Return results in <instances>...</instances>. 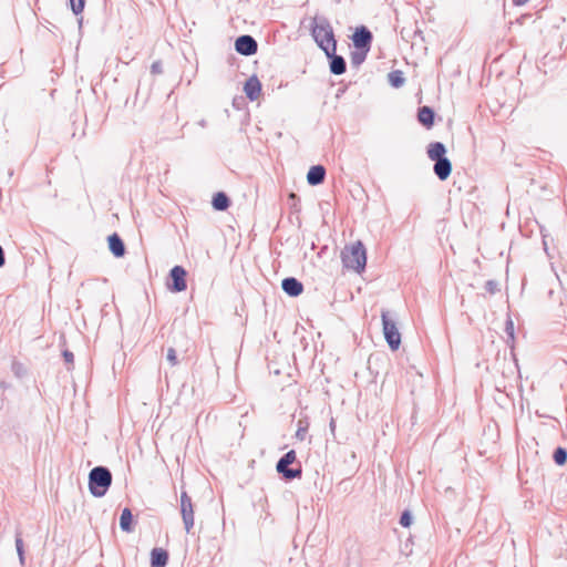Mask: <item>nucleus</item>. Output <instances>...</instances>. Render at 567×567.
Here are the masks:
<instances>
[{"mask_svg":"<svg viewBox=\"0 0 567 567\" xmlns=\"http://www.w3.org/2000/svg\"><path fill=\"white\" fill-rule=\"evenodd\" d=\"M307 430H308V425H302V421H299L298 422V430L296 432V436L299 439V440H305V436H306V433H307Z\"/></svg>","mask_w":567,"mask_h":567,"instance_id":"28","label":"nucleus"},{"mask_svg":"<svg viewBox=\"0 0 567 567\" xmlns=\"http://www.w3.org/2000/svg\"><path fill=\"white\" fill-rule=\"evenodd\" d=\"M337 47L338 42H334V47L323 52L329 62L330 73L333 75H341L347 71V62L342 55L337 54Z\"/></svg>","mask_w":567,"mask_h":567,"instance_id":"9","label":"nucleus"},{"mask_svg":"<svg viewBox=\"0 0 567 567\" xmlns=\"http://www.w3.org/2000/svg\"><path fill=\"white\" fill-rule=\"evenodd\" d=\"M6 264V255L2 246L0 245V268Z\"/></svg>","mask_w":567,"mask_h":567,"instance_id":"33","label":"nucleus"},{"mask_svg":"<svg viewBox=\"0 0 567 567\" xmlns=\"http://www.w3.org/2000/svg\"><path fill=\"white\" fill-rule=\"evenodd\" d=\"M16 549L21 565H24V545L20 533L16 535Z\"/></svg>","mask_w":567,"mask_h":567,"instance_id":"24","label":"nucleus"},{"mask_svg":"<svg viewBox=\"0 0 567 567\" xmlns=\"http://www.w3.org/2000/svg\"><path fill=\"white\" fill-rule=\"evenodd\" d=\"M235 50L237 53L250 56L257 53L258 43L250 34H241L235 40Z\"/></svg>","mask_w":567,"mask_h":567,"instance_id":"10","label":"nucleus"},{"mask_svg":"<svg viewBox=\"0 0 567 567\" xmlns=\"http://www.w3.org/2000/svg\"><path fill=\"white\" fill-rule=\"evenodd\" d=\"M370 50L363 48H354L350 53L351 65L359 68L367 59Z\"/></svg>","mask_w":567,"mask_h":567,"instance_id":"20","label":"nucleus"},{"mask_svg":"<svg viewBox=\"0 0 567 567\" xmlns=\"http://www.w3.org/2000/svg\"><path fill=\"white\" fill-rule=\"evenodd\" d=\"M11 371L19 379H22V378H24L28 374L27 367L22 362L17 361V360L12 361V363H11Z\"/></svg>","mask_w":567,"mask_h":567,"instance_id":"22","label":"nucleus"},{"mask_svg":"<svg viewBox=\"0 0 567 567\" xmlns=\"http://www.w3.org/2000/svg\"><path fill=\"white\" fill-rule=\"evenodd\" d=\"M181 515L185 530L190 533L194 527V505L192 497L185 491L181 493Z\"/></svg>","mask_w":567,"mask_h":567,"instance_id":"8","label":"nucleus"},{"mask_svg":"<svg viewBox=\"0 0 567 567\" xmlns=\"http://www.w3.org/2000/svg\"><path fill=\"white\" fill-rule=\"evenodd\" d=\"M277 472L286 482H291L296 478H301L302 467L300 462L297 461V454L295 450H290L285 453L276 464Z\"/></svg>","mask_w":567,"mask_h":567,"instance_id":"5","label":"nucleus"},{"mask_svg":"<svg viewBox=\"0 0 567 567\" xmlns=\"http://www.w3.org/2000/svg\"><path fill=\"white\" fill-rule=\"evenodd\" d=\"M199 125H200V126H203V127H205V126H206V121H205V120H200V121H199Z\"/></svg>","mask_w":567,"mask_h":567,"instance_id":"36","label":"nucleus"},{"mask_svg":"<svg viewBox=\"0 0 567 567\" xmlns=\"http://www.w3.org/2000/svg\"><path fill=\"white\" fill-rule=\"evenodd\" d=\"M151 73L154 75L163 73V64L161 61H154L151 65Z\"/></svg>","mask_w":567,"mask_h":567,"instance_id":"29","label":"nucleus"},{"mask_svg":"<svg viewBox=\"0 0 567 567\" xmlns=\"http://www.w3.org/2000/svg\"><path fill=\"white\" fill-rule=\"evenodd\" d=\"M107 246L115 258H122L126 254L125 244L117 233L107 236Z\"/></svg>","mask_w":567,"mask_h":567,"instance_id":"13","label":"nucleus"},{"mask_svg":"<svg viewBox=\"0 0 567 567\" xmlns=\"http://www.w3.org/2000/svg\"><path fill=\"white\" fill-rule=\"evenodd\" d=\"M329 427H330V431L333 433L334 430H336V421H334V419H331V421L329 423Z\"/></svg>","mask_w":567,"mask_h":567,"instance_id":"34","label":"nucleus"},{"mask_svg":"<svg viewBox=\"0 0 567 567\" xmlns=\"http://www.w3.org/2000/svg\"><path fill=\"white\" fill-rule=\"evenodd\" d=\"M166 359L172 365H176L178 363L177 353L173 347H169L167 349Z\"/></svg>","mask_w":567,"mask_h":567,"instance_id":"27","label":"nucleus"},{"mask_svg":"<svg viewBox=\"0 0 567 567\" xmlns=\"http://www.w3.org/2000/svg\"><path fill=\"white\" fill-rule=\"evenodd\" d=\"M341 261L344 268L358 274L364 271L367 266V250L362 241L358 240L351 246H346L341 251Z\"/></svg>","mask_w":567,"mask_h":567,"instance_id":"3","label":"nucleus"},{"mask_svg":"<svg viewBox=\"0 0 567 567\" xmlns=\"http://www.w3.org/2000/svg\"><path fill=\"white\" fill-rule=\"evenodd\" d=\"M327 171L323 165H312L307 173V183L310 186H318L324 182Z\"/></svg>","mask_w":567,"mask_h":567,"instance_id":"15","label":"nucleus"},{"mask_svg":"<svg viewBox=\"0 0 567 567\" xmlns=\"http://www.w3.org/2000/svg\"><path fill=\"white\" fill-rule=\"evenodd\" d=\"M526 0H517V3H524Z\"/></svg>","mask_w":567,"mask_h":567,"instance_id":"37","label":"nucleus"},{"mask_svg":"<svg viewBox=\"0 0 567 567\" xmlns=\"http://www.w3.org/2000/svg\"><path fill=\"white\" fill-rule=\"evenodd\" d=\"M187 271L183 266L176 265L169 270L167 288L172 292H182L187 288Z\"/></svg>","mask_w":567,"mask_h":567,"instance_id":"7","label":"nucleus"},{"mask_svg":"<svg viewBox=\"0 0 567 567\" xmlns=\"http://www.w3.org/2000/svg\"><path fill=\"white\" fill-rule=\"evenodd\" d=\"M505 332L509 339H514V322L512 320L506 322Z\"/></svg>","mask_w":567,"mask_h":567,"instance_id":"32","label":"nucleus"},{"mask_svg":"<svg viewBox=\"0 0 567 567\" xmlns=\"http://www.w3.org/2000/svg\"><path fill=\"white\" fill-rule=\"evenodd\" d=\"M485 288L491 295H494L496 292V280H487L485 284Z\"/></svg>","mask_w":567,"mask_h":567,"instance_id":"31","label":"nucleus"},{"mask_svg":"<svg viewBox=\"0 0 567 567\" xmlns=\"http://www.w3.org/2000/svg\"><path fill=\"white\" fill-rule=\"evenodd\" d=\"M62 357L65 363L73 364L74 362V354L72 351L65 349L62 351Z\"/></svg>","mask_w":567,"mask_h":567,"instance_id":"30","label":"nucleus"},{"mask_svg":"<svg viewBox=\"0 0 567 567\" xmlns=\"http://www.w3.org/2000/svg\"><path fill=\"white\" fill-rule=\"evenodd\" d=\"M346 91V89H339L338 90V93H337V96L339 97L341 94H343Z\"/></svg>","mask_w":567,"mask_h":567,"instance_id":"35","label":"nucleus"},{"mask_svg":"<svg viewBox=\"0 0 567 567\" xmlns=\"http://www.w3.org/2000/svg\"><path fill=\"white\" fill-rule=\"evenodd\" d=\"M133 523L134 517L132 511L128 507H125L120 516V528L125 533H131L134 529Z\"/></svg>","mask_w":567,"mask_h":567,"instance_id":"19","label":"nucleus"},{"mask_svg":"<svg viewBox=\"0 0 567 567\" xmlns=\"http://www.w3.org/2000/svg\"><path fill=\"white\" fill-rule=\"evenodd\" d=\"M169 555L164 548L155 547L151 551V567H165L168 564Z\"/></svg>","mask_w":567,"mask_h":567,"instance_id":"17","label":"nucleus"},{"mask_svg":"<svg viewBox=\"0 0 567 567\" xmlns=\"http://www.w3.org/2000/svg\"><path fill=\"white\" fill-rule=\"evenodd\" d=\"M388 82L394 89H399V87L403 86V84L405 83V78H404L403 72L401 70H393V71L389 72Z\"/></svg>","mask_w":567,"mask_h":567,"instance_id":"21","label":"nucleus"},{"mask_svg":"<svg viewBox=\"0 0 567 567\" xmlns=\"http://www.w3.org/2000/svg\"><path fill=\"white\" fill-rule=\"evenodd\" d=\"M382 331L384 339L392 351L401 346V333L398 328L396 315L389 310L381 311Z\"/></svg>","mask_w":567,"mask_h":567,"instance_id":"6","label":"nucleus"},{"mask_svg":"<svg viewBox=\"0 0 567 567\" xmlns=\"http://www.w3.org/2000/svg\"><path fill=\"white\" fill-rule=\"evenodd\" d=\"M231 205L229 196L224 192H217L212 199V206L217 212H225Z\"/></svg>","mask_w":567,"mask_h":567,"instance_id":"18","label":"nucleus"},{"mask_svg":"<svg viewBox=\"0 0 567 567\" xmlns=\"http://www.w3.org/2000/svg\"><path fill=\"white\" fill-rule=\"evenodd\" d=\"M311 35L316 44L322 51L331 49L334 47V42H337L330 21L323 16L313 19L311 23Z\"/></svg>","mask_w":567,"mask_h":567,"instance_id":"2","label":"nucleus"},{"mask_svg":"<svg viewBox=\"0 0 567 567\" xmlns=\"http://www.w3.org/2000/svg\"><path fill=\"white\" fill-rule=\"evenodd\" d=\"M417 121L425 128H431L434 125V121H435L434 110L426 105L419 107L417 109Z\"/></svg>","mask_w":567,"mask_h":567,"instance_id":"16","label":"nucleus"},{"mask_svg":"<svg viewBox=\"0 0 567 567\" xmlns=\"http://www.w3.org/2000/svg\"><path fill=\"white\" fill-rule=\"evenodd\" d=\"M412 522H413V516H412L411 512L408 509L403 511L401 513L400 520H399L400 525L404 528H408L411 526Z\"/></svg>","mask_w":567,"mask_h":567,"instance_id":"25","label":"nucleus"},{"mask_svg":"<svg viewBox=\"0 0 567 567\" xmlns=\"http://www.w3.org/2000/svg\"><path fill=\"white\" fill-rule=\"evenodd\" d=\"M554 460L558 465H564L567 461V452L563 447H558L554 453Z\"/></svg>","mask_w":567,"mask_h":567,"instance_id":"26","label":"nucleus"},{"mask_svg":"<svg viewBox=\"0 0 567 567\" xmlns=\"http://www.w3.org/2000/svg\"><path fill=\"white\" fill-rule=\"evenodd\" d=\"M351 40L354 48H363L371 50L373 42V34L367 25H359L354 29Z\"/></svg>","mask_w":567,"mask_h":567,"instance_id":"11","label":"nucleus"},{"mask_svg":"<svg viewBox=\"0 0 567 567\" xmlns=\"http://www.w3.org/2000/svg\"><path fill=\"white\" fill-rule=\"evenodd\" d=\"M281 289L289 297H299L303 292V284L295 277H286L281 280Z\"/></svg>","mask_w":567,"mask_h":567,"instance_id":"12","label":"nucleus"},{"mask_svg":"<svg viewBox=\"0 0 567 567\" xmlns=\"http://www.w3.org/2000/svg\"><path fill=\"white\" fill-rule=\"evenodd\" d=\"M261 82L257 75H251L244 84V92L249 101H256L261 93Z\"/></svg>","mask_w":567,"mask_h":567,"instance_id":"14","label":"nucleus"},{"mask_svg":"<svg viewBox=\"0 0 567 567\" xmlns=\"http://www.w3.org/2000/svg\"><path fill=\"white\" fill-rule=\"evenodd\" d=\"M446 146L442 142H432L426 147L427 157L434 162L435 176L444 182L452 173V162L446 157Z\"/></svg>","mask_w":567,"mask_h":567,"instance_id":"1","label":"nucleus"},{"mask_svg":"<svg viewBox=\"0 0 567 567\" xmlns=\"http://www.w3.org/2000/svg\"><path fill=\"white\" fill-rule=\"evenodd\" d=\"M112 484V473L106 466H95L89 473V491L94 497H103Z\"/></svg>","mask_w":567,"mask_h":567,"instance_id":"4","label":"nucleus"},{"mask_svg":"<svg viewBox=\"0 0 567 567\" xmlns=\"http://www.w3.org/2000/svg\"><path fill=\"white\" fill-rule=\"evenodd\" d=\"M68 6L75 16H79L84 10L85 0H68Z\"/></svg>","mask_w":567,"mask_h":567,"instance_id":"23","label":"nucleus"}]
</instances>
